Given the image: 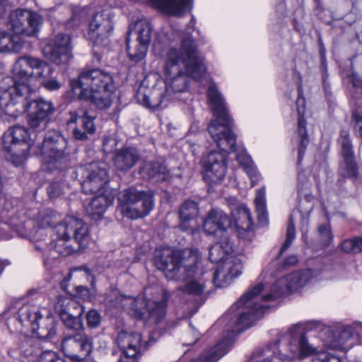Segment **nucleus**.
<instances>
[{"label":"nucleus","mask_w":362,"mask_h":362,"mask_svg":"<svg viewBox=\"0 0 362 362\" xmlns=\"http://www.w3.org/2000/svg\"><path fill=\"white\" fill-rule=\"evenodd\" d=\"M207 98L216 117L208 126V132L216 143L218 150L210 151L202 159L204 169L203 179L210 188L220 185L227 171L228 154L236 153V160L246 170L252 182L258 180L259 175L252 165L250 155L245 149L236 145V135L232 132L233 120L228 114L225 101L216 84L211 83L207 90Z\"/></svg>","instance_id":"obj_1"},{"label":"nucleus","mask_w":362,"mask_h":362,"mask_svg":"<svg viewBox=\"0 0 362 362\" xmlns=\"http://www.w3.org/2000/svg\"><path fill=\"white\" fill-rule=\"evenodd\" d=\"M264 284L259 283L243 295L223 317L226 328L222 339L211 349L205 351L199 358L190 362H217L227 354L235 342V337L252 327L262 317L267 307L255 303L254 298L263 291Z\"/></svg>","instance_id":"obj_2"},{"label":"nucleus","mask_w":362,"mask_h":362,"mask_svg":"<svg viewBox=\"0 0 362 362\" xmlns=\"http://www.w3.org/2000/svg\"><path fill=\"white\" fill-rule=\"evenodd\" d=\"M205 72L203 58L191 35L182 40L180 48L168 50L164 74L167 87L174 93L185 92L189 88V77L200 81Z\"/></svg>","instance_id":"obj_3"},{"label":"nucleus","mask_w":362,"mask_h":362,"mask_svg":"<svg viewBox=\"0 0 362 362\" xmlns=\"http://www.w3.org/2000/svg\"><path fill=\"white\" fill-rule=\"evenodd\" d=\"M197 255L189 248L172 250L170 249L156 250L154 252L153 262L168 280L187 281L180 286L178 290L199 298V306L204 303L209 292H204V284L191 279L196 271Z\"/></svg>","instance_id":"obj_4"},{"label":"nucleus","mask_w":362,"mask_h":362,"mask_svg":"<svg viewBox=\"0 0 362 362\" xmlns=\"http://www.w3.org/2000/svg\"><path fill=\"white\" fill-rule=\"evenodd\" d=\"M70 86L74 91L80 90L78 99L90 102L100 110L111 106L116 90L112 74L100 69H83L77 78L70 81Z\"/></svg>","instance_id":"obj_5"},{"label":"nucleus","mask_w":362,"mask_h":362,"mask_svg":"<svg viewBox=\"0 0 362 362\" xmlns=\"http://www.w3.org/2000/svg\"><path fill=\"white\" fill-rule=\"evenodd\" d=\"M56 238L51 247L62 256H69L88 247L90 240L88 226L81 218L68 216L57 226Z\"/></svg>","instance_id":"obj_6"},{"label":"nucleus","mask_w":362,"mask_h":362,"mask_svg":"<svg viewBox=\"0 0 362 362\" xmlns=\"http://www.w3.org/2000/svg\"><path fill=\"white\" fill-rule=\"evenodd\" d=\"M33 155L43 156L48 165L61 171L68 168L72 160L68 139L61 131L56 129L45 134L42 142L33 150Z\"/></svg>","instance_id":"obj_7"},{"label":"nucleus","mask_w":362,"mask_h":362,"mask_svg":"<svg viewBox=\"0 0 362 362\" xmlns=\"http://www.w3.org/2000/svg\"><path fill=\"white\" fill-rule=\"evenodd\" d=\"M118 201L122 214L131 219L148 216L154 206L151 192L140 191L134 187L120 192Z\"/></svg>","instance_id":"obj_8"},{"label":"nucleus","mask_w":362,"mask_h":362,"mask_svg":"<svg viewBox=\"0 0 362 362\" xmlns=\"http://www.w3.org/2000/svg\"><path fill=\"white\" fill-rule=\"evenodd\" d=\"M152 28L145 20L138 21L134 28L129 26L126 37V50L130 61L138 63L146 56L151 39Z\"/></svg>","instance_id":"obj_9"},{"label":"nucleus","mask_w":362,"mask_h":362,"mask_svg":"<svg viewBox=\"0 0 362 362\" xmlns=\"http://www.w3.org/2000/svg\"><path fill=\"white\" fill-rule=\"evenodd\" d=\"M337 143L339 146V153L341 158L338 168V175L339 177L337 180V184L341 186L344 184L346 178L354 179L358 177L359 167L348 130L344 129L340 130Z\"/></svg>","instance_id":"obj_10"},{"label":"nucleus","mask_w":362,"mask_h":362,"mask_svg":"<svg viewBox=\"0 0 362 362\" xmlns=\"http://www.w3.org/2000/svg\"><path fill=\"white\" fill-rule=\"evenodd\" d=\"M81 175L79 180L82 191L86 194L100 192L109 181L105 163L93 162L80 167L76 172Z\"/></svg>","instance_id":"obj_11"},{"label":"nucleus","mask_w":362,"mask_h":362,"mask_svg":"<svg viewBox=\"0 0 362 362\" xmlns=\"http://www.w3.org/2000/svg\"><path fill=\"white\" fill-rule=\"evenodd\" d=\"M85 308L79 302L66 296H59L54 304V310L65 327L71 331H82L84 325L82 315Z\"/></svg>","instance_id":"obj_12"},{"label":"nucleus","mask_w":362,"mask_h":362,"mask_svg":"<svg viewBox=\"0 0 362 362\" xmlns=\"http://www.w3.org/2000/svg\"><path fill=\"white\" fill-rule=\"evenodd\" d=\"M3 148L12 154L26 156L33 155V150L36 149V146L26 127L15 125L4 134Z\"/></svg>","instance_id":"obj_13"},{"label":"nucleus","mask_w":362,"mask_h":362,"mask_svg":"<svg viewBox=\"0 0 362 362\" xmlns=\"http://www.w3.org/2000/svg\"><path fill=\"white\" fill-rule=\"evenodd\" d=\"M312 269L297 271L285 276L279 278L272 286L270 293L262 296L264 301L274 300L284 293L293 292L305 284L313 277Z\"/></svg>","instance_id":"obj_14"},{"label":"nucleus","mask_w":362,"mask_h":362,"mask_svg":"<svg viewBox=\"0 0 362 362\" xmlns=\"http://www.w3.org/2000/svg\"><path fill=\"white\" fill-rule=\"evenodd\" d=\"M54 110L52 101L46 100L42 98L32 99L28 93L25 107L27 122L29 127L34 132H40L45 129Z\"/></svg>","instance_id":"obj_15"},{"label":"nucleus","mask_w":362,"mask_h":362,"mask_svg":"<svg viewBox=\"0 0 362 362\" xmlns=\"http://www.w3.org/2000/svg\"><path fill=\"white\" fill-rule=\"evenodd\" d=\"M82 331L66 334L62 340V348L67 357L74 362H83L93 350V338Z\"/></svg>","instance_id":"obj_16"},{"label":"nucleus","mask_w":362,"mask_h":362,"mask_svg":"<svg viewBox=\"0 0 362 362\" xmlns=\"http://www.w3.org/2000/svg\"><path fill=\"white\" fill-rule=\"evenodd\" d=\"M28 60V56L20 57L13 68V76L5 77L0 81V96L8 93L12 96L17 93H29L28 83L33 78V71L28 68H22L19 62Z\"/></svg>","instance_id":"obj_17"},{"label":"nucleus","mask_w":362,"mask_h":362,"mask_svg":"<svg viewBox=\"0 0 362 362\" xmlns=\"http://www.w3.org/2000/svg\"><path fill=\"white\" fill-rule=\"evenodd\" d=\"M42 23V18L37 13L18 8L11 12L8 25L17 36H34Z\"/></svg>","instance_id":"obj_18"},{"label":"nucleus","mask_w":362,"mask_h":362,"mask_svg":"<svg viewBox=\"0 0 362 362\" xmlns=\"http://www.w3.org/2000/svg\"><path fill=\"white\" fill-rule=\"evenodd\" d=\"M114 25L109 13H96L88 25L86 38L93 47H105L109 42V36L113 32Z\"/></svg>","instance_id":"obj_19"},{"label":"nucleus","mask_w":362,"mask_h":362,"mask_svg":"<svg viewBox=\"0 0 362 362\" xmlns=\"http://www.w3.org/2000/svg\"><path fill=\"white\" fill-rule=\"evenodd\" d=\"M19 64L22 68H28V70H32L33 77L42 78L41 85L46 90L56 91L62 88V83L53 76L55 69L48 62L28 56L27 61L22 59Z\"/></svg>","instance_id":"obj_20"},{"label":"nucleus","mask_w":362,"mask_h":362,"mask_svg":"<svg viewBox=\"0 0 362 362\" xmlns=\"http://www.w3.org/2000/svg\"><path fill=\"white\" fill-rule=\"evenodd\" d=\"M71 39L68 34L59 33L44 47V56L57 65L66 64L72 58Z\"/></svg>","instance_id":"obj_21"},{"label":"nucleus","mask_w":362,"mask_h":362,"mask_svg":"<svg viewBox=\"0 0 362 362\" xmlns=\"http://www.w3.org/2000/svg\"><path fill=\"white\" fill-rule=\"evenodd\" d=\"M296 238V228L294 224V219L293 214L289 216L288 221L287 230H286V238L283 245L281 246L279 254L276 259L272 260L269 267L268 272L271 276H276L279 272L282 269H285L288 267L293 266L298 262V258L295 255H291L286 257L282 263L280 264V257L281 255L291 245L293 240Z\"/></svg>","instance_id":"obj_22"},{"label":"nucleus","mask_w":362,"mask_h":362,"mask_svg":"<svg viewBox=\"0 0 362 362\" xmlns=\"http://www.w3.org/2000/svg\"><path fill=\"white\" fill-rule=\"evenodd\" d=\"M298 97L296 103L298 115L297 134L299 138V144L298 146L297 165H300L303 160L304 156L310 141L306 129L307 122L304 117L305 112V98L303 95V90L301 87L298 88Z\"/></svg>","instance_id":"obj_23"},{"label":"nucleus","mask_w":362,"mask_h":362,"mask_svg":"<svg viewBox=\"0 0 362 362\" xmlns=\"http://www.w3.org/2000/svg\"><path fill=\"white\" fill-rule=\"evenodd\" d=\"M231 223L230 218L225 212L218 209H211L204 220L203 228L207 235L216 237L228 232Z\"/></svg>","instance_id":"obj_24"},{"label":"nucleus","mask_w":362,"mask_h":362,"mask_svg":"<svg viewBox=\"0 0 362 362\" xmlns=\"http://www.w3.org/2000/svg\"><path fill=\"white\" fill-rule=\"evenodd\" d=\"M288 339V346L293 354L298 353L300 357L315 354L316 349L309 344L305 333L297 325H293L285 336Z\"/></svg>","instance_id":"obj_25"},{"label":"nucleus","mask_w":362,"mask_h":362,"mask_svg":"<svg viewBox=\"0 0 362 362\" xmlns=\"http://www.w3.org/2000/svg\"><path fill=\"white\" fill-rule=\"evenodd\" d=\"M28 93H17L12 96L5 93L4 96H0L1 110L5 115L13 118H16L20 115L25 112Z\"/></svg>","instance_id":"obj_26"},{"label":"nucleus","mask_w":362,"mask_h":362,"mask_svg":"<svg viewBox=\"0 0 362 362\" xmlns=\"http://www.w3.org/2000/svg\"><path fill=\"white\" fill-rule=\"evenodd\" d=\"M199 204L192 199L185 200L180 206L178 211V228L184 232L192 233L194 230L193 223L199 215Z\"/></svg>","instance_id":"obj_27"},{"label":"nucleus","mask_w":362,"mask_h":362,"mask_svg":"<svg viewBox=\"0 0 362 362\" xmlns=\"http://www.w3.org/2000/svg\"><path fill=\"white\" fill-rule=\"evenodd\" d=\"M151 4L171 16H182L192 9L193 0H148Z\"/></svg>","instance_id":"obj_28"},{"label":"nucleus","mask_w":362,"mask_h":362,"mask_svg":"<svg viewBox=\"0 0 362 362\" xmlns=\"http://www.w3.org/2000/svg\"><path fill=\"white\" fill-rule=\"evenodd\" d=\"M139 150L134 146H124L118 150L114 157V163L117 170L127 172L140 160Z\"/></svg>","instance_id":"obj_29"},{"label":"nucleus","mask_w":362,"mask_h":362,"mask_svg":"<svg viewBox=\"0 0 362 362\" xmlns=\"http://www.w3.org/2000/svg\"><path fill=\"white\" fill-rule=\"evenodd\" d=\"M141 173L144 178L154 183L169 181L172 177L165 164L158 160L146 162Z\"/></svg>","instance_id":"obj_30"},{"label":"nucleus","mask_w":362,"mask_h":362,"mask_svg":"<svg viewBox=\"0 0 362 362\" xmlns=\"http://www.w3.org/2000/svg\"><path fill=\"white\" fill-rule=\"evenodd\" d=\"M43 315V310H40L37 305L23 304L13 319L17 320L21 326L30 327L33 332Z\"/></svg>","instance_id":"obj_31"},{"label":"nucleus","mask_w":362,"mask_h":362,"mask_svg":"<svg viewBox=\"0 0 362 362\" xmlns=\"http://www.w3.org/2000/svg\"><path fill=\"white\" fill-rule=\"evenodd\" d=\"M283 339L276 341L274 345H269L266 348L257 349L254 351L247 362H291V358L275 351V346Z\"/></svg>","instance_id":"obj_32"},{"label":"nucleus","mask_w":362,"mask_h":362,"mask_svg":"<svg viewBox=\"0 0 362 362\" xmlns=\"http://www.w3.org/2000/svg\"><path fill=\"white\" fill-rule=\"evenodd\" d=\"M43 312L44 315L33 332L36 333L39 339L50 340L57 334L58 322L49 311L43 309Z\"/></svg>","instance_id":"obj_33"},{"label":"nucleus","mask_w":362,"mask_h":362,"mask_svg":"<svg viewBox=\"0 0 362 362\" xmlns=\"http://www.w3.org/2000/svg\"><path fill=\"white\" fill-rule=\"evenodd\" d=\"M243 264L238 259L227 263V274H224L223 279H219L221 267L218 266L213 274V284L216 288L226 287L229 284L228 279L239 276L242 273Z\"/></svg>","instance_id":"obj_34"},{"label":"nucleus","mask_w":362,"mask_h":362,"mask_svg":"<svg viewBox=\"0 0 362 362\" xmlns=\"http://www.w3.org/2000/svg\"><path fill=\"white\" fill-rule=\"evenodd\" d=\"M112 200L103 193L95 197L86 208L87 215L95 221L101 219L107 207L112 204Z\"/></svg>","instance_id":"obj_35"},{"label":"nucleus","mask_w":362,"mask_h":362,"mask_svg":"<svg viewBox=\"0 0 362 362\" xmlns=\"http://www.w3.org/2000/svg\"><path fill=\"white\" fill-rule=\"evenodd\" d=\"M69 124H75L80 119L81 122L80 127L91 136L95 134L96 127L94 121L96 117L95 116L90 115L88 110L83 108H78L75 111L69 112Z\"/></svg>","instance_id":"obj_36"},{"label":"nucleus","mask_w":362,"mask_h":362,"mask_svg":"<svg viewBox=\"0 0 362 362\" xmlns=\"http://www.w3.org/2000/svg\"><path fill=\"white\" fill-rule=\"evenodd\" d=\"M120 298H122L123 300L131 301L128 313L132 317L138 320H143L146 319L147 317L149 303L146 298L141 296L133 298L130 296H120Z\"/></svg>","instance_id":"obj_37"},{"label":"nucleus","mask_w":362,"mask_h":362,"mask_svg":"<svg viewBox=\"0 0 362 362\" xmlns=\"http://www.w3.org/2000/svg\"><path fill=\"white\" fill-rule=\"evenodd\" d=\"M236 228L250 230L252 225V218L250 209L243 204L239 205L235 210L231 211Z\"/></svg>","instance_id":"obj_38"},{"label":"nucleus","mask_w":362,"mask_h":362,"mask_svg":"<svg viewBox=\"0 0 362 362\" xmlns=\"http://www.w3.org/2000/svg\"><path fill=\"white\" fill-rule=\"evenodd\" d=\"M22 47L19 36L6 31L0 32V52H18Z\"/></svg>","instance_id":"obj_39"},{"label":"nucleus","mask_w":362,"mask_h":362,"mask_svg":"<svg viewBox=\"0 0 362 362\" xmlns=\"http://www.w3.org/2000/svg\"><path fill=\"white\" fill-rule=\"evenodd\" d=\"M64 222V220L62 221L61 216L51 209H46L40 211L37 218V224L40 228H53L55 233L57 232V226Z\"/></svg>","instance_id":"obj_40"},{"label":"nucleus","mask_w":362,"mask_h":362,"mask_svg":"<svg viewBox=\"0 0 362 362\" xmlns=\"http://www.w3.org/2000/svg\"><path fill=\"white\" fill-rule=\"evenodd\" d=\"M69 190V185L63 178L54 179L47 187L49 199L54 200L64 196Z\"/></svg>","instance_id":"obj_41"},{"label":"nucleus","mask_w":362,"mask_h":362,"mask_svg":"<svg viewBox=\"0 0 362 362\" xmlns=\"http://www.w3.org/2000/svg\"><path fill=\"white\" fill-rule=\"evenodd\" d=\"M257 218L262 226H265L268 223L267 211L266 208L265 188L262 187L257 191L255 199Z\"/></svg>","instance_id":"obj_42"},{"label":"nucleus","mask_w":362,"mask_h":362,"mask_svg":"<svg viewBox=\"0 0 362 362\" xmlns=\"http://www.w3.org/2000/svg\"><path fill=\"white\" fill-rule=\"evenodd\" d=\"M19 341V349L25 357L35 356L40 354V349L39 345L33 338L22 336L20 337Z\"/></svg>","instance_id":"obj_43"},{"label":"nucleus","mask_w":362,"mask_h":362,"mask_svg":"<svg viewBox=\"0 0 362 362\" xmlns=\"http://www.w3.org/2000/svg\"><path fill=\"white\" fill-rule=\"evenodd\" d=\"M318 243L321 249L328 247L332 243L334 235L329 223H322L317 227Z\"/></svg>","instance_id":"obj_44"},{"label":"nucleus","mask_w":362,"mask_h":362,"mask_svg":"<svg viewBox=\"0 0 362 362\" xmlns=\"http://www.w3.org/2000/svg\"><path fill=\"white\" fill-rule=\"evenodd\" d=\"M166 314V303L164 301L148 303L147 316L160 323Z\"/></svg>","instance_id":"obj_45"},{"label":"nucleus","mask_w":362,"mask_h":362,"mask_svg":"<svg viewBox=\"0 0 362 362\" xmlns=\"http://www.w3.org/2000/svg\"><path fill=\"white\" fill-rule=\"evenodd\" d=\"M339 248L346 254L356 255L362 252V236L344 240L340 243Z\"/></svg>","instance_id":"obj_46"},{"label":"nucleus","mask_w":362,"mask_h":362,"mask_svg":"<svg viewBox=\"0 0 362 362\" xmlns=\"http://www.w3.org/2000/svg\"><path fill=\"white\" fill-rule=\"evenodd\" d=\"M88 328L93 329L98 328L103 320L101 313L95 308L90 309L85 315Z\"/></svg>","instance_id":"obj_47"},{"label":"nucleus","mask_w":362,"mask_h":362,"mask_svg":"<svg viewBox=\"0 0 362 362\" xmlns=\"http://www.w3.org/2000/svg\"><path fill=\"white\" fill-rule=\"evenodd\" d=\"M216 238H218V240L216 243L225 252V254H226V255L233 252L234 244L229 238L228 232L225 233V234L219 235L218 236H216Z\"/></svg>","instance_id":"obj_48"},{"label":"nucleus","mask_w":362,"mask_h":362,"mask_svg":"<svg viewBox=\"0 0 362 362\" xmlns=\"http://www.w3.org/2000/svg\"><path fill=\"white\" fill-rule=\"evenodd\" d=\"M160 98L156 102H152L148 95L144 94L142 93H139L137 94V100L139 103L143 106L149 108V109H156L158 108L162 103V99L164 97L163 95L160 93L158 94Z\"/></svg>","instance_id":"obj_49"},{"label":"nucleus","mask_w":362,"mask_h":362,"mask_svg":"<svg viewBox=\"0 0 362 362\" xmlns=\"http://www.w3.org/2000/svg\"><path fill=\"white\" fill-rule=\"evenodd\" d=\"M351 124L354 135L362 139V115L356 108L351 110Z\"/></svg>","instance_id":"obj_50"},{"label":"nucleus","mask_w":362,"mask_h":362,"mask_svg":"<svg viewBox=\"0 0 362 362\" xmlns=\"http://www.w3.org/2000/svg\"><path fill=\"white\" fill-rule=\"evenodd\" d=\"M226 256V254L216 243L209 247V259L212 263L218 264L223 262Z\"/></svg>","instance_id":"obj_51"},{"label":"nucleus","mask_w":362,"mask_h":362,"mask_svg":"<svg viewBox=\"0 0 362 362\" xmlns=\"http://www.w3.org/2000/svg\"><path fill=\"white\" fill-rule=\"evenodd\" d=\"M313 362H348L346 358L331 355L327 352L317 354L313 357Z\"/></svg>","instance_id":"obj_52"},{"label":"nucleus","mask_w":362,"mask_h":362,"mask_svg":"<svg viewBox=\"0 0 362 362\" xmlns=\"http://www.w3.org/2000/svg\"><path fill=\"white\" fill-rule=\"evenodd\" d=\"M40 362H67L53 351H45L40 354Z\"/></svg>","instance_id":"obj_53"},{"label":"nucleus","mask_w":362,"mask_h":362,"mask_svg":"<svg viewBox=\"0 0 362 362\" xmlns=\"http://www.w3.org/2000/svg\"><path fill=\"white\" fill-rule=\"evenodd\" d=\"M76 294L86 301H91L95 297V293L85 286H78L76 287Z\"/></svg>","instance_id":"obj_54"},{"label":"nucleus","mask_w":362,"mask_h":362,"mask_svg":"<svg viewBox=\"0 0 362 362\" xmlns=\"http://www.w3.org/2000/svg\"><path fill=\"white\" fill-rule=\"evenodd\" d=\"M82 9L78 6L72 8V16L67 22V26H78L82 18Z\"/></svg>","instance_id":"obj_55"},{"label":"nucleus","mask_w":362,"mask_h":362,"mask_svg":"<svg viewBox=\"0 0 362 362\" xmlns=\"http://www.w3.org/2000/svg\"><path fill=\"white\" fill-rule=\"evenodd\" d=\"M91 135L83 129L81 127H76L72 131V137L77 141H87Z\"/></svg>","instance_id":"obj_56"},{"label":"nucleus","mask_w":362,"mask_h":362,"mask_svg":"<svg viewBox=\"0 0 362 362\" xmlns=\"http://www.w3.org/2000/svg\"><path fill=\"white\" fill-rule=\"evenodd\" d=\"M30 223H33V222L31 221H21L20 223H12L11 224L13 225V229L20 236L25 237L30 231Z\"/></svg>","instance_id":"obj_57"},{"label":"nucleus","mask_w":362,"mask_h":362,"mask_svg":"<svg viewBox=\"0 0 362 362\" xmlns=\"http://www.w3.org/2000/svg\"><path fill=\"white\" fill-rule=\"evenodd\" d=\"M349 78L353 87L362 89V78L355 71H351Z\"/></svg>","instance_id":"obj_58"},{"label":"nucleus","mask_w":362,"mask_h":362,"mask_svg":"<svg viewBox=\"0 0 362 362\" xmlns=\"http://www.w3.org/2000/svg\"><path fill=\"white\" fill-rule=\"evenodd\" d=\"M116 146V142L114 139L110 138H105L103 139V148L106 153L112 152L114 147Z\"/></svg>","instance_id":"obj_59"},{"label":"nucleus","mask_w":362,"mask_h":362,"mask_svg":"<svg viewBox=\"0 0 362 362\" xmlns=\"http://www.w3.org/2000/svg\"><path fill=\"white\" fill-rule=\"evenodd\" d=\"M190 326L192 327L190 334L192 335L194 339L192 341H185L183 343L185 346H190L194 344L199 339V334H198L197 331L192 326L191 324Z\"/></svg>","instance_id":"obj_60"},{"label":"nucleus","mask_w":362,"mask_h":362,"mask_svg":"<svg viewBox=\"0 0 362 362\" xmlns=\"http://www.w3.org/2000/svg\"><path fill=\"white\" fill-rule=\"evenodd\" d=\"M318 46H319V54L322 60V65L325 66V47L324 45V43L322 42V40L321 37L318 40Z\"/></svg>","instance_id":"obj_61"},{"label":"nucleus","mask_w":362,"mask_h":362,"mask_svg":"<svg viewBox=\"0 0 362 362\" xmlns=\"http://www.w3.org/2000/svg\"><path fill=\"white\" fill-rule=\"evenodd\" d=\"M324 66L325 71L322 73V84H323L324 89H325V92L328 93L329 88H330V85L328 82V74H327V66H326V64H325V66Z\"/></svg>","instance_id":"obj_62"},{"label":"nucleus","mask_w":362,"mask_h":362,"mask_svg":"<svg viewBox=\"0 0 362 362\" xmlns=\"http://www.w3.org/2000/svg\"><path fill=\"white\" fill-rule=\"evenodd\" d=\"M10 264V262L7 259H0V275L2 274L4 267Z\"/></svg>","instance_id":"obj_63"},{"label":"nucleus","mask_w":362,"mask_h":362,"mask_svg":"<svg viewBox=\"0 0 362 362\" xmlns=\"http://www.w3.org/2000/svg\"><path fill=\"white\" fill-rule=\"evenodd\" d=\"M6 1L0 0V18H1L5 13Z\"/></svg>","instance_id":"obj_64"}]
</instances>
